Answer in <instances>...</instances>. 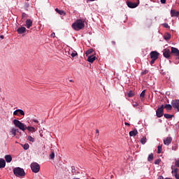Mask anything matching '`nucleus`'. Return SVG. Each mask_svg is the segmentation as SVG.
<instances>
[{
  "label": "nucleus",
  "instance_id": "obj_2",
  "mask_svg": "<svg viewBox=\"0 0 179 179\" xmlns=\"http://www.w3.org/2000/svg\"><path fill=\"white\" fill-rule=\"evenodd\" d=\"M85 22L82 20H77L76 21V22H74L73 24H72V28L75 30V31H80L83 29H84L85 27Z\"/></svg>",
  "mask_w": 179,
  "mask_h": 179
},
{
  "label": "nucleus",
  "instance_id": "obj_43",
  "mask_svg": "<svg viewBox=\"0 0 179 179\" xmlns=\"http://www.w3.org/2000/svg\"><path fill=\"white\" fill-rule=\"evenodd\" d=\"M27 17V14L22 13V19Z\"/></svg>",
  "mask_w": 179,
  "mask_h": 179
},
{
  "label": "nucleus",
  "instance_id": "obj_47",
  "mask_svg": "<svg viewBox=\"0 0 179 179\" xmlns=\"http://www.w3.org/2000/svg\"><path fill=\"white\" fill-rule=\"evenodd\" d=\"M32 121L36 122V123H38V120H37L33 119Z\"/></svg>",
  "mask_w": 179,
  "mask_h": 179
},
{
  "label": "nucleus",
  "instance_id": "obj_3",
  "mask_svg": "<svg viewBox=\"0 0 179 179\" xmlns=\"http://www.w3.org/2000/svg\"><path fill=\"white\" fill-rule=\"evenodd\" d=\"M13 171L16 177H24L25 176L24 169L20 167L15 168Z\"/></svg>",
  "mask_w": 179,
  "mask_h": 179
},
{
  "label": "nucleus",
  "instance_id": "obj_8",
  "mask_svg": "<svg viewBox=\"0 0 179 179\" xmlns=\"http://www.w3.org/2000/svg\"><path fill=\"white\" fill-rule=\"evenodd\" d=\"M172 107L175 109H177L179 111V100H172L171 101Z\"/></svg>",
  "mask_w": 179,
  "mask_h": 179
},
{
  "label": "nucleus",
  "instance_id": "obj_15",
  "mask_svg": "<svg viewBox=\"0 0 179 179\" xmlns=\"http://www.w3.org/2000/svg\"><path fill=\"white\" fill-rule=\"evenodd\" d=\"M6 160L3 158L0 159V169H3L6 167Z\"/></svg>",
  "mask_w": 179,
  "mask_h": 179
},
{
  "label": "nucleus",
  "instance_id": "obj_22",
  "mask_svg": "<svg viewBox=\"0 0 179 179\" xmlns=\"http://www.w3.org/2000/svg\"><path fill=\"white\" fill-rule=\"evenodd\" d=\"M146 90H143L141 94V101H143L145 99H143L145 96Z\"/></svg>",
  "mask_w": 179,
  "mask_h": 179
},
{
  "label": "nucleus",
  "instance_id": "obj_31",
  "mask_svg": "<svg viewBox=\"0 0 179 179\" xmlns=\"http://www.w3.org/2000/svg\"><path fill=\"white\" fill-rule=\"evenodd\" d=\"M141 142L143 145L145 144L146 143V138L145 137L142 138L141 140Z\"/></svg>",
  "mask_w": 179,
  "mask_h": 179
},
{
  "label": "nucleus",
  "instance_id": "obj_41",
  "mask_svg": "<svg viewBox=\"0 0 179 179\" xmlns=\"http://www.w3.org/2000/svg\"><path fill=\"white\" fill-rule=\"evenodd\" d=\"M176 179H179V175L178 173L173 174Z\"/></svg>",
  "mask_w": 179,
  "mask_h": 179
},
{
  "label": "nucleus",
  "instance_id": "obj_27",
  "mask_svg": "<svg viewBox=\"0 0 179 179\" xmlns=\"http://www.w3.org/2000/svg\"><path fill=\"white\" fill-rule=\"evenodd\" d=\"M162 145H158L157 147V154L160 155V153H162Z\"/></svg>",
  "mask_w": 179,
  "mask_h": 179
},
{
  "label": "nucleus",
  "instance_id": "obj_33",
  "mask_svg": "<svg viewBox=\"0 0 179 179\" xmlns=\"http://www.w3.org/2000/svg\"><path fill=\"white\" fill-rule=\"evenodd\" d=\"M149 73V71L148 70H145L142 72L141 75L142 76H145V75H147L148 73Z\"/></svg>",
  "mask_w": 179,
  "mask_h": 179
},
{
  "label": "nucleus",
  "instance_id": "obj_44",
  "mask_svg": "<svg viewBox=\"0 0 179 179\" xmlns=\"http://www.w3.org/2000/svg\"><path fill=\"white\" fill-rule=\"evenodd\" d=\"M166 0H160L161 3H166Z\"/></svg>",
  "mask_w": 179,
  "mask_h": 179
},
{
  "label": "nucleus",
  "instance_id": "obj_46",
  "mask_svg": "<svg viewBox=\"0 0 179 179\" xmlns=\"http://www.w3.org/2000/svg\"><path fill=\"white\" fill-rule=\"evenodd\" d=\"M51 37L55 38V33L51 34Z\"/></svg>",
  "mask_w": 179,
  "mask_h": 179
},
{
  "label": "nucleus",
  "instance_id": "obj_11",
  "mask_svg": "<svg viewBox=\"0 0 179 179\" xmlns=\"http://www.w3.org/2000/svg\"><path fill=\"white\" fill-rule=\"evenodd\" d=\"M20 115L24 116V112L21 110V109H17L15 111L13 112V115L14 116H19Z\"/></svg>",
  "mask_w": 179,
  "mask_h": 179
},
{
  "label": "nucleus",
  "instance_id": "obj_39",
  "mask_svg": "<svg viewBox=\"0 0 179 179\" xmlns=\"http://www.w3.org/2000/svg\"><path fill=\"white\" fill-rule=\"evenodd\" d=\"M132 106H134V108H136L137 106H138V103L136 102H133Z\"/></svg>",
  "mask_w": 179,
  "mask_h": 179
},
{
  "label": "nucleus",
  "instance_id": "obj_28",
  "mask_svg": "<svg viewBox=\"0 0 179 179\" xmlns=\"http://www.w3.org/2000/svg\"><path fill=\"white\" fill-rule=\"evenodd\" d=\"M134 95H135V93L132 91H129V92L128 93V97L129 98L134 97Z\"/></svg>",
  "mask_w": 179,
  "mask_h": 179
},
{
  "label": "nucleus",
  "instance_id": "obj_37",
  "mask_svg": "<svg viewBox=\"0 0 179 179\" xmlns=\"http://www.w3.org/2000/svg\"><path fill=\"white\" fill-rule=\"evenodd\" d=\"M163 26L166 29H170V25H169V24L164 23L163 24Z\"/></svg>",
  "mask_w": 179,
  "mask_h": 179
},
{
  "label": "nucleus",
  "instance_id": "obj_1",
  "mask_svg": "<svg viewBox=\"0 0 179 179\" xmlns=\"http://www.w3.org/2000/svg\"><path fill=\"white\" fill-rule=\"evenodd\" d=\"M13 124L15 127L18 128L20 130H22V131H24L26 129H27L29 132H36V129L34 127H27L18 120H14Z\"/></svg>",
  "mask_w": 179,
  "mask_h": 179
},
{
  "label": "nucleus",
  "instance_id": "obj_34",
  "mask_svg": "<svg viewBox=\"0 0 179 179\" xmlns=\"http://www.w3.org/2000/svg\"><path fill=\"white\" fill-rule=\"evenodd\" d=\"M50 157L51 159H53L55 158V152L53 151L50 155Z\"/></svg>",
  "mask_w": 179,
  "mask_h": 179
},
{
  "label": "nucleus",
  "instance_id": "obj_49",
  "mask_svg": "<svg viewBox=\"0 0 179 179\" xmlns=\"http://www.w3.org/2000/svg\"><path fill=\"white\" fill-rule=\"evenodd\" d=\"M124 124L126 125V126H130V124H129V123H127V122H124Z\"/></svg>",
  "mask_w": 179,
  "mask_h": 179
},
{
  "label": "nucleus",
  "instance_id": "obj_40",
  "mask_svg": "<svg viewBox=\"0 0 179 179\" xmlns=\"http://www.w3.org/2000/svg\"><path fill=\"white\" fill-rule=\"evenodd\" d=\"M156 59H152L151 62H150V64L153 65Z\"/></svg>",
  "mask_w": 179,
  "mask_h": 179
},
{
  "label": "nucleus",
  "instance_id": "obj_5",
  "mask_svg": "<svg viewBox=\"0 0 179 179\" xmlns=\"http://www.w3.org/2000/svg\"><path fill=\"white\" fill-rule=\"evenodd\" d=\"M164 105H161L160 107H159L157 110H156V116L158 117V118H161L163 117L164 115Z\"/></svg>",
  "mask_w": 179,
  "mask_h": 179
},
{
  "label": "nucleus",
  "instance_id": "obj_18",
  "mask_svg": "<svg viewBox=\"0 0 179 179\" xmlns=\"http://www.w3.org/2000/svg\"><path fill=\"white\" fill-rule=\"evenodd\" d=\"M4 158H5L6 163H10L12 161V157L9 155H6Z\"/></svg>",
  "mask_w": 179,
  "mask_h": 179
},
{
  "label": "nucleus",
  "instance_id": "obj_38",
  "mask_svg": "<svg viewBox=\"0 0 179 179\" xmlns=\"http://www.w3.org/2000/svg\"><path fill=\"white\" fill-rule=\"evenodd\" d=\"M178 169H173L171 173H173V175L175 174H178Z\"/></svg>",
  "mask_w": 179,
  "mask_h": 179
},
{
  "label": "nucleus",
  "instance_id": "obj_42",
  "mask_svg": "<svg viewBox=\"0 0 179 179\" xmlns=\"http://www.w3.org/2000/svg\"><path fill=\"white\" fill-rule=\"evenodd\" d=\"M175 164L177 166V167H179V160L176 161Z\"/></svg>",
  "mask_w": 179,
  "mask_h": 179
},
{
  "label": "nucleus",
  "instance_id": "obj_21",
  "mask_svg": "<svg viewBox=\"0 0 179 179\" xmlns=\"http://www.w3.org/2000/svg\"><path fill=\"white\" fill-rule=\"evenodd\" d=\"M55 10L61 15L65 16L66 15L64 10H59L58 8L55 9Z\"/></svg>",
  "mask_w": 179,
  "mask_h": 179
},
{
  "label": "nucleus",
  "instance_id": "obj_13",
  "mask_svg": "<svg viewBox=\"0 0 179 179\" xmlns=\"http://www.w3.org/2000/svg\"><path fill=\"white\" fill-rule=\"evenodd\" d=\"M33 25V22L30 19H28L26 20V25L25 27L27 28V29H30Z\"/></svg>",
  "mask_w": 179,
  "mask_h": 179
},
{
  "label": "nucleus",
  "instance_id": "obj_19",
  "mask_svg": "<svg viewBox=\"0 0 179 179\" xmlns=\"http://www.w3.org/2000/svg\"><path fill=\"white\" fill-rule=\"evenodd\" d=\"M164 108H165L167 110H171L173 108V106L171 104H165V106L164 105Z\"/></svg>",
  "mask_w": 179,
  "mask_h": 179
},
{
  "label": "nucleus",
  "instance_id": "obj_14",
  "mask_svg": "<svg viewBox=\"0 0 179 179\" xmlns=\"http://www.w3.org/2000/svg\"><path fill=\"white\" fill-rule=\"evenodd\" d=\"M26 31V28L24 27H19L17 28V32L19 34H22L23 33H24Z\"/></svg>",
  "mask_w": 179,
  "mask_h": 179
},
{
  "label": "nucleus",
  "instance_id": "obj_7",
  "mask_svg": "<svg viewBox=\"0 0 179 179\" xmlns=\"http://www.w3.org/2000/svg\"><path fill=\"white\" fill-rule=\"evenodd\" d=\"M126 4H127V6L129 8L134 9L138 7V4H139V0H138V3H131L130 1H127L126 2Z\"/></svg>",
  "mask_w": 179,
  "mask_h": 179
},
{
  "label": "nucleus",
  "instance_id": "obj_9",
  "mask_svg": "<svg viewBox=\"0 0 179 179\" xmlns=\"http://www.w3.org/2000/svg\"><path fill=\"white\" fill-rule=\"evenodd\" d=\"M171 50L169 49V48H165L164 50V57L166 59H169L171 57Z\"/></svg>",
  "mask_w": 179,
  "mask_h": 179
},
{
  "label": "nucleus",
  "instance_id": "obj_29",
  "mask_svg": "<svg viewBox=\"0 0 179 179\" xmlns=\"http://www.w3.org/2000/svg\"><path fill=\"white\" fill-rule=\"evenodd\" d=\"M27 140L29 142H33V143L35 141V138L34 137H31V136H28Z\"/></svg>",
  "mask_w": 179,
  "mask_h": 179
},
{
  "label": "nucleus",
  "instance_id": "obj_51",
  "mask_svg": "<svg viewBox=\"0 0 179 179\" xmlns=\"http://www.w3.org/2000/svg\"><path fill=\"white\" fill-rule=\"evenodd\" d=\"M96 132L97 134H99V129H96Z\"/></svg>",
  "mask_w": 179,
  "mask_h": 179
},
{
  "label": "nucleus",
  "instance_id": "obj_4",
  "mask_svg": "<svg viewBox=\"0 0 179 179\" xmlns=\"http://www.w3.org/2000/svg\"><path fill=\"white\" fill-rule=\"evenodd\" d=\"M30 167H31V170H32V171L34 173H38L40 171V169H41L40 164H38V163H36V162L31 163L30 164Z\"/></svg>",
  "mask_w": 179,
  "mask_h": 179
},
{
  "label": "nucleus",
  "instance_id": "obj_50",
  "mask_svg": "<svg viewBox=\"0 0 179 179\" xmlns=\"http://www.w3.org/2000/svg\"><path fill=\"white\" fill-rule=\"evenodd\" d=\"M0 38H1V39H4V36H1Z\"/></svg>",
  "mask_w": 179,
  "mask_h": 179
},
{
  "label": "nucleus",
  "instance_id": "obj_24",
  "mask_svg": "<svg viewBox=\"0 0 179 179\" xmlns=\"http://www.w3.org/2000/svg\"><path fill=\"white\" fill-rule=\"evenodd\" d=\"M171 38V35L170 34H166L165 36H164V39L166 41H169L170 39Z\"/></svg>",
  "mask_w": 179,
  "mask_h": 179
},
{
  "label": "nucleus",
  "instance_id": "obj_45",
  "mask_svg": "<svg viewBox=\"0 0 179 179\" xmlns=\"http://www.w3.org/2000/svg\"><path fill=\"white\" fill-rule=\"evenodd\" d=\"M111 43H112V45H116V42L114 41H111Z\"/></svg>",
  "mask_w": 179,
  "mask_h": 179
},
{
  "label": "nucleus",
  "instance_id": "obj_32",
  "mask_svg": "<svg viewBox=\"0 0 179 179\" xmlns=\"http://www.w3.org/2000/svg\"><path fill=\"white\" fill-rule=\"evenodd\" d=\"M71 55L72 57H75L76 55H78V53L76 51H73V52H72Z\"/></svg>",
  "mask_w": 179,
  "mask_h": 179
},
{
  "label": "nucleus",
  "instance_id": "obj_52",
  "mask_svg": "<svg viewBox=\"0 0 179 179\" xmlns=\"http://www.w3.org/2000/svg\"><path fill=\"white\" fill-rule=\"evenodd\" d=\"M87 1H95V0H87Z\"/></svg>",
  "mask_w": 179,
  "mask_h": 179
},
{
  "label": "nucleus",
  "instance_id": "obj_36",
  "mask_svg": "<svg viewBox=\"0 0 179 179\" xmlns=\"http://www.w3.org/2000/svg\"><path fill=\"white\" fill-rule=\"evenodd\" d=\"M76 169L75 166H71V173H76Z\"/></svg>",
  "mask_w": 179,
  "mask_h": 179
},
{
  "label": "nucleus",
  "instance_id": "obj_30",
  "mask_svg": "<svg viewBox=\"0 0 179 179\" xmlns=\"http://www.w3.org/2000/svg\"><path fill=\"white\" fill-rule=\"evenodd\" d=\"M24 150H27L29 149V145L28 143H25L23 146Z\"/></svg>",
  "mask_w": 179,
  "mask_h": 179
},
{
  "label": "nucleus",
  "instance_id": "obj_10",
  "mask_svg": "<svg viewBox=\"0 0 179 179\" xmlns=\"http://www.w3.org/2000/svg\"><path fill=\"white\" fill-rule=\"evenodd\" d=\"M170 13L171 17H178L179 16V12L174 9H171Z\"/></svg>",
  "mask_w": 179,
  "mask_h": 179
},
{
  "label": "nucleus",
  "instance_id": "obj_54",
  "mask_svg": "<svg viewBox=\"0 0 179 179\" xmlns=\"http://www.w3.org/2000/svg\"><path fill=\"white\" fill-rule=\"evenodd\" d=\"M74 179H80V178H74Z\"/></svg>",
  "mask_w": 179,
  "mask_h": 179
},
{
  "label": "nucleus",
  "instance_id": "obj_35",
  "mask_svg": "<svg viewBox=\"0 0 179 179\" xmlns=\"http://www.w3.org/2000/svg\"><path fill=\"white\" fill-rule=\"evenodd\" d=\"M162 162V159H156L155 161V164H159Z\"/></svg>",
  "mask_w": 179,
  "mask_h": 179
},
{
  "label": "nucleus",
  "instance_id": "obj_23",
  "mask_svg": "<svg viewBox=\"0 0 179 179\" xmlns=\"http://www.w3.org/2000/svg\"><path fill=\"white\" fill-rule=\"evenodd\" d=\"M164 116L166 120H170L173 117V115L164 114Z\"/></svg>",
  "mask_w": 179,
  "mask_h": 179
},
{
  "label": "nucleus",
  "instance_id": "obj_48",
  "mask_svg": "<svg viewBox=\"0 0 179 179\" xmlns=\"http://www.w3.org/2000/svg\"><path fill=\"white\" fill-rule=\"evenodd\" d=\"M158 179H164V177L162 176H159L158 177Z\"/></svg>",
  "mask_w": 179,
  "mask_h": 179
},
{
  "label": "nucleus",
  "instance_id": "obj_25",
  "mask_svg": "<svg viewBox=\"0 0 179 179\" xmlns=\"http://www.w3.org/2000/svg\"><path fill=\"white\" fill-rule=\"evenodd\" d=\"M154 158V155L152 153L150 154V155H148V162H152Z\"/></svg>",
  "mask_w": 179,
  "mask_h": 179
},
{
  "label": "nucleus",
  "instance_id": "obj_26",
  "mask_svg": "<svg viewBox=\"0 0 179 179\" xmlns=\"http://www.w3.org/2000/svg\"><path fill=\"white\" fill-rule=\"evenodd\" d=\"M93 51L94 50L92 48L91 49H89L86 51L85 54H86V56H88L90 54H92L93 53Z\"/></svg>",
  "mask_w": 179,
  "mask_h": 179
},
{
  "label": "nucleus",
  "instance_id": "obj_17",
  "mask_svg": "<svg viewBox=\"0 0 179 179\" xmlns=\"http://www.w3.org/2000/svg\"><path fill=\"white\" fill-rule=\"evenodd\" d=\"M17 132H19V129L15 127L12 128L10 133L13 135V136H16Z\"/></svg>",
  "mask_w": 179,
  "mask_h": 179
},
{
  "label": "nucleus",
  "instance_id": "obj_12",
  "mask_svg": "<svg viewBox=\"0 0 179 179\" xmlns=\"http://www.w3.org/2000/svg\"><path fill=\"white\" fill-rule=\"evenodd\" d=\"M173 139L171 137H166V139L164 140V143L166 145H169L171 142H172Z\"/></svg>",
  "mask_w": 179,
  "mask_h": 179
},
{
  "label": "nucleus",
  "instance_id": "obj_53",
  "mask_svg": "<svg viewBox=\"0 0 179 179\" xmlns=\"http://www.w3.org/2000/svg\"><path fill=\"white\" fill-rule=\"evenodd\" d=\"M165 179H172V178H165Z\"/></svg>",
  "mask_w": 179,
  "mask_h": 179
},
{
  "label": "nucleus",
  "instance_id": "obj_16",
  "mask_svg": "<svg viewBox=\"0 0 179 179\" xmlns=\"http://www.w3.org/2000/svg\"><path fill=\"white\" fill-rule=\"evenodd\" d=\"M95 59H96V57L94 55L88 56L87 57V62L91 64H92L95 61Z\"/></svg>",
  "mask_w": 179,
  "mask_h": 179
},
{
  "label": "nucleus",
  "instance_id": "obj_20",
  "mask_svg": "<svg viewBox=\"0 0 179 179\" xmlns=\"http://www.w3.org/2000/svg\"><path fill=\"white\" fill-rule=\"evenodd\" d=\"M137 134H138V131L136 129H134L129 132V136H136L137 135Z\"/></svg>",
  "mask_w": 179,
  "mask_h": 179
},
{
  "label": "nucleus",
  "instance_id": "obj_6",
  "mask_svg": "<svg viewBox=\"0 0 179 179\" xmlns=\"http://www.w3.org/2000/svg\"><path fill=\"white\" fill-rule=\"evenodd\" d=\"M159 53L157 51H152L150 52V57L152 59L157 60L159 59Z\"/></svg>",
  "mask_w": 179,
  "mask_h": 179
}]
</instances>
